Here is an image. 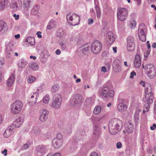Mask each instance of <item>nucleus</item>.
<instances>
[{"instance_id":"26","label":"nucleus","mask_w":156,"mask_h":156,"mask_svg":"<svg viewBox=\"0 0 156 156\" xmlns=\"http://www.w3.org/2000/svg\"><path fill=\"white\" fill-rule=\"evenodd\" d=\"M89 45L87 44L82 45L80 47L78 48V50L81 51L84 54H86L89 49Z\"/></svg>"},{"instance_id":"55","label":"nucleus","mask_w":156,"mask_h":156,"mask_svg":"<svg viewBox=\"0 0 156 156\" xmlns=\"http://www.w3.org/2000/svg\"><path fill=\"white\" fill-rule=\"evenodd\" d=\"M28 146L27 144H25L22 147V149L23 150H26L28 148Z\"/></svg>"},{"instance_id":"60","label":"nucleus","mask_w":156,"mask_h":156,"mask_svg":"<svg viewBox=\"0 0 156 156\" xmlns=\"http://www.w3.org/2000/svg\"><path fill=\"white\" fill-rule=\"evenodd\" d=\"M93 22V20L92 19L90 18L88 20V23L89 25L92 24Z\"/></svg>"},{"instance_id":"14","label":"nucleus","mask_w":156,"mask_h":156,"mask_svg":"<svg viewBox=\"0 0 156 156\" xmlns=\"http://www.w3.org/2000/svg\"><path fill=\"white\" fill-rule=\"evenodd\" d=\"M106 40V43L108 45H110L114 42L115 39L113 33L111 31H109L107 33Z\"/></svg>"},{"instance_id":"8","label":"nucleus","mask_w":156,"mask_h":156,"mask_svg":"<svg viewBox=\"0 0 156 156\" xmlns=\"http://www.w3.org/2000/svg\"><path fill=\"white\" fill-rule=\"evenodd\" d=\"M62 102V96L59 94H55L53 97L52 106L54 108H58L60 107Z\"/></svg>"},{"instance_id":"6","label":"nucleus","mask_w":156,"mask_h":156,"mask_svg":"<svg viewBox=\"0 0 156 156\" xmlns=\"http://www.w3.org/2000/svg\"><path fill=\"white\" fill-rule=\"evenodd\" d=\"M117 17L118 20L120 21H123L126 20L128 16L127 10L124 8L120 7L118 9Z\"/></svg>"},{"instance_id":"54","label":"nucleus","mask_w":156,"mask_h":156,"mask_svg":"<svg viewBox=\"0 0 156 156\" xmlns=\"http://www.w3.org/2000/svg\"><path fill=\"white\" fill-rule=\"evenodd\" d=\"M105 116V115H102L100 116H99L97 118V120L98 121H100L103 119Z\"/></svg>"},{"instance_id":"45","label":"nucleus","mask_w":156,"mask_h":156,"mask_svg":"<svg viewBox=\"0 0 156 156\" xmlns=\"http://www.w3.org/2000/svg\"><path fill=\"white\" fill-rule=\"evenodd\" d=\"M35 77L34 76H29L28 77L27 81L29 83H31L33 82L35 80Z\"/></svg>"},{"instance_id":"49","label":"nucleus","mask_w":156,"mask_h":156,"mask_svg":"<svg viewBox=\"0 0 156 156\" xmlns=\"http://www.w3.org/2000/svg\"><path fill=\"white\" fill-rule=\"evenodd\" d=\"M39 94L37 92H35L33 94V95L31 96V98H35V99H36L38 96Z\"/></svg>"},{"instance_id":"23","label":"nucleus","mask_w":156,"mask_h":156,"mask_svg":"<svg viewBox=\"0 0 156 156\" xmlns=\"http://www.w3.org/2000/svg\"><path fill=\"white\" fill-rule=\"evenodd\" d=\"M8 30L7 25L6 23L2 20L0 21V32L3 33Z\"/></svg>"},{"instance_id":"9","label":"nucleus","mask_w":156,"mask_h":156,"mask_svg":"<svg viewBox=\"0 0 156 156\" xmlns=\"http://www.w3.org/2000/svg\"><path fill=\"white\" fill-rule=\"evenodd\" d=\"M145 30V25L143 23L140 24L138 27V34L140 39L143 42L146 41V33Z\"/></svg>"},{"instance_id":"63","label":"nucleus","mask_w":156,"mask_h":156,"mask_svg":"<svg viewBox=\"0 0 156 156\" xmlns=\"http://www.w3.org/2000/svg\"><path fill=\"white\" fill-rule=\"evenodd\" d=\"M90 156H98V154L95 152H93L90 154Z\"/></svg>"},{"instance_id":"57","label":"nucleus","mask_w":156,"mask_h":156,"mask_svg":"<svg viewBox=\"0 0 156 156\" xmlns=\"http://www.w3.org/2000/svg\"><path fill=\"white\" fill-rule=\"evenodd\" d=\"M156 128V124L154 123L153 125L150 127V129L152 130H154Z\"/></svg>"},{"instance_id":"48","label":"nucleus","mask_w":156,"mask_h":156,"mask_svg":"<svg viewBox=\"0 0 156 156\" xmlns=\"http://www.w3.org/2000/svg\"><path fill=\"white\" fill-rule=\"evenodd\" d=\"M59 45L61 46V48L62 50H65L66 48V46L65 44H64L62 42L60 43Z\"/></svg>"},{"instance_id":"15","label":"nucleus","mask_w":156,"mask_h":156,"mask_svg":"<svg viewBox=\"0 0 156 156\" xmlns=\"http://www.w3.org/2000/svg\"><path fill=\"white\" fill-rule=\"evenodd\" d=\"M23 2V7L24 8L27 9L24 11V13L26 16H28L29 15L28 9L32 5L33 1H27Z\"/></svg>"},{"instance_id":"38","label":"nucleus","mask_w":156,"mask_h":156,"mask_svg":"<svg viewBox=\"0 0 156 156\" xmlns=\"http://www.w3.org/2000/svg\"><path fill=\"white\" fill-rule=\"evenodd\" d=\"M150 104L144 102V110H143V113H144L145 112H147L149 108L150 105Z\"/></svg>"},{"instance_id":"58","label":"nucleus","mask_w":156,"mask_h":156,"mask_svg":"<svg viewBox=\"0 0 156 156\" xmlns=\"http://www.w3.org/2000/svg\"><path fill=\"white\" fill-rule=\"evenodd\" d=\"M41 34V32L40 31H38L37 33L36 34L37 35V37L38 38H40L42 37V35Z\"/></svg>"},{"instance_id":"30","label":"nucleus","mask_w":156,"mask_h":156,"mask_svg":"<svg viewBox=\"0 0 156 156\" xmlns=\"http://www.w3.org/2000/svg\"><path fill=\"white\" fill-rule=\"evenodd\" d=\"M94 131L93 134L95 136H98L100 134L101 131V129L98 125H95L94 128Z\"/></svg>"},{"instance_id":"11","label":"nucleus","mask_w":156,"mask_h":156,"mask_svg":"<svg viewBox=\"0 0 156 156\" xmlns=\"http://www.w3.org/2000/svg\"><path fill=\"white\" fill-rule=\"evenodd\" d=\"M13 45L12 42H9L6 44V56L8 58H11L13 54Z\"/></svg>"},{"instance_id":"56","label":"nucleus","mask_w":156,"mask_h":156,"mask_svg":"<svg viewBox=\"0 0 156 156\" xmlns=\"http://www.w3.org/2000/svg\"><path fill=\"white\" fill-rule=\"evenodd\" d=\"M117 148L118 149L122 147V144L120 142H118L116 144Z\"/></svg>"},{"instance_id":"1","label":"nucleus","mask_w":156,"mask_h":156,"mask_svg":"<svg viewBox=\"0 0 156 156\" xmlns=\"http://www.w3.org/2000/svg\"><path fill=\"white\" fill-rule=\"evenodd\" d=\"M123 126L122 121L117 119H111L108 123V130L112 135L116 134L121 129Z\"/></svg>"},{"instance_id":"7","label":"nucleus","mask_w":156,"mask_h":156,"mask_svg":"<svg viewBox=\"0 0 156 156\" xmlns=\"http://www.w3.org/2000/svg\"><path fill=\"white\" fill-rule=\"evenodd\" d=\"M83 98L82 95L77 94L73 96L69 101L70 104L72 105H80L83 102Z\"/></svg>"},{"instance_id":"39","label":"nucleus","mask_w":156,"mask_h":156,"mask_svg":"<svg viewBox=\"0 0 156 156\" xmlns=\"http://www.w3.org/2000/svg\"><path fill=\"white\" fill-rule=\"evenodd\" d=\"M97 16L98 18L99 19L101 16V14L100 8L99 6H97L95 7Z\"/></svg>"},{"instance_id":"24","label":"nucleus","mask_w":156,"mask_h":156,"mask_svg":"<svg viewBox=\"0 0 156 156\" xmlns=\"http://www.w3.org/2000/svg\"><path fill=\"white\" fill-rule=\"evenodd\" d=\"M13 128L11 126H9L5 130L3 134V136L5 137H9L12 133Z\"/></svg>"},{"instance_id":"62","label":"nucleus","mask_w":156,"mask_h":156,"mask_svg":"<svg viewBox=\"0 0 156 156\" xmlns=\"http://www.w3.org/2000/svg\"><path fill=\"white\" fill-rule=\"evenodd\" d=\"M134 118L135 119L138 120L139 119V116L138 114L137 113H135L134 115Z\"/></svg>"},{"instance_id":"20","label":"nucleus","mask_w":156,"mask_h":156,"mask_svg":"<svg viewBox=\"0 0 156 156\" xmlns=\"http://www.w3.org/2000/svg\"><path fill=\"white\" fill-rule=\"evenodd\" d=\"M48 111L47 110H44L42 112L40 115L39 119L42 122H44L48 118Z\"/></svg>"},{"instance_id":"59","label":"nucleus","mask_w":156,"mask_h":156,"mask_svg":"<svg viewBox=\"0 0 156 156\" xmlns=\"http://www.w3.org/2000/svg\"><path fill=\"white\" fill-rule=\"evenodd\" d=\"M7 150L5 149L4 151H2V153L3 154L4 156H6L7 155Z\"/></svg>"},{"instance_id":"17","label":"nucleus","mask_w":156,"mask_h":156,"mask_svg":"<svg viewBox=\"0 0 156 156\" xmlns=\"http://www.w3.org/2000/svg\"><path fill=\"white\" fill-rule=\"evenodd\" d=\"M141 60L140 55L136 54L133 62L134 67L136 68H139L141 65Z\"/></svg>"},{"instance_id":"29","label":"nucleus","mask_w":156,"mask_h":156,"mask_svg":"<svg viewBox=\"0 0 156 156\" xmlns=\"http://www.w3.org/2000/svg\"><path fill=\"white\" fill-rule=\"evenodd\" d=\"M63 131L67 134H70L72 133V126L70 125H69L65 126L63 128Z\"/></svg>"},{"instance_id":"27","label":"nucleus","mask_w":156,"mask_h":156,"mask_svg":"<svg viewBox=\"0 0 156 156\" xmlns=\"http://www.w3.org/2000/svg\"><path fill=\"white\" fill-rule=\"evenodd\" d=\"M27 64L28 62L26 60L22 58L20 60L18 63V66L19 67L24 68L26 67Z\"/></svg>"},{"instance_id":"53","label":"nucleus","mask_w":156,"mask_h":156,"mask_svg":"<svg viewBox=\"0 0 156 156\" xmlns=\"http://www.w3.org/2000/svg\"><path fill=\"white\" fill-rule=\"evenodd\" d=\"M136 73L134 71H132L130 73V78L132 79L133 78V76L136 75Z\"/></svg>"},{"instance_id":"50","label":"nucleus","mask_w":156,"mask_h":156,"mask_svg":"<svg viewBox=\"0 0 156 156\" xmlns=\"http://www.w3.org/2000/svg\"><path fill=\"white\" fill-rule=\"evenodd\" d=\"M151 50L150 49L147 50L146 52H145L144 54V56L145 57L147 58L149 55L150 54Z\"/></svg>"},{"instance_id":"64","label":"nucleus","mask_w":156,"mask_h":156,"mask_svg":"<svg viewBox=\"0 0 156 156\" xmlns=\"http://www.w3.org/2000/svg\"><path fill=\"white\" fill-rule=\"evenodd\" d=\"M154 113L156 114V101L154 102Z\"/></svg>"},{"instance_id":"10","label":"nucleus","mask_w":156,"mask_h":156,"mask_svg":"<svg viewBox=\"0 0 156 156\" xmlns=\"http://www.w3.org/2000/svg\"><path fill=\"white\" fill-rule=\"evenodd\" d=\"M102 48L101 43L98 40L94 41L91 45V50L94 53H99Z\"/></svg>"},{"instance_id":"18","label":"nucleus","mask_w":156,"mask_h":156,"mask_svg":"<svg viewBox=\"0 0 156 156\" xmlns=\"http://www.w3.org/2000/svg\"><path fill=\"white\" fill-rule=\"evenodd\" d=\"M145 98H144L143 101L144 102L150 104H152L154 101L153 94H147L145 95Z\"/></svg>"},{"instance_id":"37","label":"nucleus","mask_w":156,"mask_h":156,"mask_svg":"<svg viewBox=\"0 0 156 156\" xmlns=\"http://www.w3.org/2000/svg\"><path fill=\"white\" fill-rule=\"evenodd\" d=\"M101 111V107L98 105L95 107L94 109L93 112L95 115H97L100 113Z\"/></svg>"},{"instance_id":"34","label":"nucleus","mask_w":156,"mask_h":156,"mask_svg":"<svg viewBox=\"0 0 156 156\" xmlns=\"http://www.w3.org/2000/svg\"><path fill=\"white\" fill-rule=\"evenodd\" d=\"M29 68L34 70H37L39 69L37 64L35 62L30 63L29 65Z\"/></svg>"},{"instance_id":"13","label":"nucleus","mask_w":156,"mask_h":156,"mask_svg":"<svg viewBox=\"0 0 156 156\" xmlns=\"http://www.w3.org/2000/svg\"><path fill=\"white\" fill-rule=\"evenodd\" d=\"M125 127L126 132L129 134L132 133L134 129L133 123L130 122H126L125 124Z\"/></svg>"},{"instance_id":"2","label":"nucleus","mask_w":156,"mask_h":156,"mask_svg":"<svg viewBox=\"0 0 156 156\" xmlns=\"http://www.w3.org/2000/svg\"><path fill=\"white\" fill-rule=\"evenodd\" d=\"M100 95L105 101L108 100L110 97H112L114 95V92L113 90L112 85L109 86L103 87L101 90Z\"/></svg>"},{"instance_id":"3","label":"nucleus","mask_w":156,"mask_h":156,"mask_svg":"<svg viewBox=\"0 0 156 156\" xmlns=\"http://www.w3.org/2000/svg\"><path fill=\"white\" fill-rule=\"evenodd\" d=\"M66 19L69 24L75 26L79 24L80 17L76 13H69L66 16Z\"/></svg>"},{"instance_id":"21","label":"nucleus","mask_w":156,"mask_h":156,"mask_svg":"<svg viewBox=\"0 0 156 156\" xmlns=\"http://www.w3.org/2000/svg\"><path fill=\"white\" fill-rule=\"evenodd\" d=\"M48 147L46 145H41L38 146L37 150L38 152H40L41 154L46 153L48 150Z\"/></svg>"},{"instance_id":"41","label":"nucleus","mask_w":156,"mask_h":156,"mask_svg":"<svg viewBox=\"0 0 156 156\" xmlns=\"http://www.w3.org/2000/svg\"><path fill=\"white\" fill-rule=\"evenodd\" d=\"M59 87V86L58 84H55L52 87L51 89V91L52 92H55L58 90Z\"/></svg>"},{"instance_id":"25","label":"nucleus","mask_w":156,"mask_h":156,"mask_svg":"<svg viewBox=\"0 0 156 156\" xmlns=\"http://www.w3.org/2000/svg\"><path fill=\"white\" fill-rule=\"evenodd\" d=\"M56 26V22L54 19L51 20L49 22L46 28L48 30H51L55 27Z\"/></svg>"},{"instance_id":"44","label":"nucleus","mask_w":156,"mask_h":156,"mask_svg":"<svg viewBox=\"0 0 156 156\" xmlns=\"http://www.w3.org/2000/svg\"><path fill=\"white\" fill-rule=\"evenodd\" d=\"M43 101L45 104H48L49 101V97L48 95H46L43 98Z\"/></svg>"},{"instance_id":"28","label":"nucleus","mask_w":156,"mask_h":156,"mask_svg":"<svg viewBox=\"0 0 156 156\" xmlns=\"http://www.w3.org/2000/svg\"><path fill=\"white\" fill-rule=\"evenodd\" d=\"M15 80V76L13 74L11 75L7 82V85L8 87H10L13 83Z\"/></svg>"},{"instance_id":"43","label":"nucleus","mask_w":156,"mask_h":156,"mask_svg":"<svg viewBox=\"0 0 156 156\" xmlns=\"http://www.w3.org/2000/svg\"><path fill=\"white\" fill-rule=\"evenodd\" d=\"M132 43H134V38L132 36H129L127 38V43L131 44Z\"/></svg>"},{"instance_id":"33","label":"nucleus","mask_w":156,"mask_h":156,"mask_svg":"<svg viewBox=\"0 0 156 156\" xmlns=\"http://www.w3.org/2000/svg\"><path fill=\"white\" fill-rule=\"evenodd\" d=\"M56 35L57 37L59 38H62L65 35L64 31L61 29L58 30Z\"/></svg>"},{"instance_id":"35","label":"nucleus","mask_w":156,"mask_h":156,"mask_svg":"<svg viewBox=\"0 0 156 156\" xmlns=\"http://www.w3.org/2000/svg\"><path fill=\"white\" fill-rule=\"evenodd\" d=\"M127 106L126 105H124L122 103L119 104L117 106V109L119 111H122L124 110H126Z\"/></svg>"},{"instance_id":"47","label":"nucleus","mask_w":156,"mask_h":156,"mask_svg":"<svg viewBox=\"0 0 156 156\" xmlns=\"http://www.w3.org/2000/svg\"><path fill=\"white\" fill-rule=\"evenodd\" d=\"M114 71L116 72H118L120 71L121 68V65H118V66H115V68H113Z\"/></svg>"},{"instance_id":"31","label":"nucleus","mask_w":156,"mask_h":156,"mask_svg":"<svg viewBox=\"0 0 156 156\" xmlns=\"http://www.w3.org/2000/svg\"><path fill=\"white\" fill-rule=\"evenodd\" d=\"M39 12V7L37 5L34 6L30 12L31 14L35 15L37 14Z\"/></svg>"},{"instance_id":"42","label":"nucleus","mask_w":156,"mask_h":156,"mask_svg":"<svg viewBox=\"0 0 156 156\" xmlns=\"http://www.w3.org/2000/svg\"><path fill=\"white\" fill-rule=\"evenodd\" d=\"M5 0H0V11L2 10L5 6Z\"/></svg>"},{"instance_id":"19","label":"nucleus","mask_w":156,"mask_h":156,"mask_svg":"<svg viewBox=\"0 0 156 156\" xmlns=\"http://www.w3.org/2000/svg\"><path fill=\"white\" fill-rule=\"evenodd\" d=\"M28 42L29 45H24L25 47H28L29 45H33L35 44V41L34 38L32 37H28L25 39L24 43Z\"/></svg>"},{"instance_id":"46","label":"nucleus","mask_w":156,"mask_h":156,"mask_svg":"<svg viewBox=\"0 0 156 156\" xmlns=\"http://www.w3.org/2000/svg\"><path fill=\"white\" fill-rule=\"evenodd\" d=\"M136 25V22L134 20H133L130 21V26L132 28L135 27Z\"/></svg>"},{"instance_id":"40","label":"nucleus","mask_w":156,"mask_h":156,"mask_svg":"<svg viewBox=\"0 0 156 156\" xmlns=\"http://www.w3.org/2000/svg\"><path fill=\"white\" fill-rule=\"evenodd\" d=\"M121 65V63L120 60L118 59L115 60L113 63V67L115 68V66L118 65Z\"/></svg>"},{"instance_id":"22","label":"nucleus","mask_w":156,"mask_h":156,"mask_svg":"<svg viewBox=\"0 0 156 156\" xmlns=\"http://www.w3.org/2000/svg\"><path fill=\"white\" fill-rule=\"evenodd\" d=\"M15 121L14 122V124L16 127H19L22 124L23 119L22 117L17 116L15 118Z\"/></svg>"},{"instance_id":"52","label":"nucleus","mask_w":156,"mask_h":156,"mask_svg":"<svg viewBox=\"0 0 156 156\" xmlns=\"http://www.w3.org/2000/svg\"><path fill=\"white\" fill-rule=\"evenodd\" d=\"M41 61L43 63H45L47 61L46 58L44 56H43L41 59Z\"/></svg>"},{"instance_id":"4","label":"nucleus","mask_w":156,"mask_h":156,"mask_svg":"<svg viewBox=\"0 0 156 156\" xmlns=\"http://www.w3.org/2000/svg\"><path fill=\"white\" fill-rule=\"evenodd\" d=\"M143 68H144L147 76L151 79H152L156 76L155 68L154 65L152 64H148L144 67L143 65Z\"/></svg>"},{"instance_id":"36","label":"nucleus","mask_w":156,"mask_h":156,"mask_svg":"<svg viewBox=\"0 0 156 156\" xmlns=\"http://www.w3.org/2000/svg\"><path fill=\"white\" fill-rule=\"evenodd\" d=\"M135 47L134 43L127 44V48L129 51H132L134 50Z\"/></svg>"},{"instance_id":"5","label":"nucleus","mask_w":156,"mask_h":156,"mask_svg":"<svg viewBox=\"0 0 156 156\" xmlns=\"http://www.w3.org/2000/svg\"><path fill=\"white\" fill-rule=\"evenodd\" d=\"M23 106L22 102L20 101L17 100L11 105V111L14 114L19 113L22 110Z\"/></svg>"},{"instance_id":"51","label":"nucleus","mask_w":156,"mask_h":156,"mask_svg":"<svg viewBox=\"0 0 156 156\" xmlns=\"http://www.w3.org/2000/svg\"><path fill=\"white\" fill-rule=\"evenodd\" d=\"M50 136V133H48L46 134H43L42 137H43L44 139L46 140L48 137L49 136Z\"/></svg>"},{"instance_id":"61","label":"nucleus","mask_w":156,"mask_h":156,"mask_svg":"<svg viewBox=\"0 0 156 156\" xmlns=\"http://www.w3.org/2000/svg\"><path fill=\"white\" fill-rule=\"evenodd\" d=\"M13 16L15 18V19L16 20H18L19 19V15H16V14H14Z\"/></svg>"},{"instance_id":"16","label":"nucleus","mask_w":156,"mask_h":156,"mask_svg":"<svg viewBox=\"0 0 156 156\" xmlns=\"http://www.w3.org/2000/svg\"><path fill=\"white\" fill-rule=\"evenodd\" d=\"M52 145L53 147L56 149L60 148L62 146V139H58L57 138L53 139L52 141Z\"/></svg>"},{"instance_id":"12","label":"nucleus","mask_w":156,"mask_h":156,"mask_svg":"<svg viewBox=\"0 0 156 156\" xmlns=\"http://www.w3.org/2000/svg\"><path fill=\"white\" fill-rule=\"evenodd\" d=\"M22 6L21 0H12L10 4V7L14 10L20 9Z\"/></svg>"},{"instance_id":"32","label":"nucleus","mask_w":156,"mask_h":156,"mask_svg":"<svg viewBox=\"0 0 156 156\" xmlns=\"http://www.w3.org/2000/svg\"><path fill=\"white\" fill-rule=\"evenodd\" d=\"M145 95L153 94L152 91V87L150 84H148L145 89Z\"/></svg>"}]
</instances>
